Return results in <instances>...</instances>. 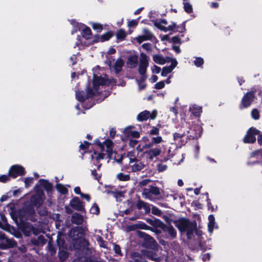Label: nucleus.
Returning a JSON list of instances; mask_svg holds the SVG:
<instances>
[{
    "label": "nucleus",
    "instance_id": "1",
    "mask_svg": "<svg viewBox=\"0 0 262 262\" xmlns=\"http://www.w3.org/2000/svg\"><path fill=\"white\" fill-rule=\"evenodd\" d=\"M175 226L181 232H187V236L188 238H191L195 229V223H191L189 220L182 218L174 222Z\"/></svg>",
    "mask_w": 262,
    "mask_h": 262
},
{
    "label": "nucleus",
    "instance_id": "2",
    "mask_svg": "<svg viewBox=\"0 0 262 262\" xmlns=\"http://www.w3.org/2000/svg\"><path fill=\"white\" fill-rule=\"evenodd\" d=\"M154 26L158 29L164 32L168 31H172L174 32L183 33L186 31V23L187 20L183 21L180 26L177 25L175 22H172L171 25H169L168 27H165L160 25V23H157V19L152 20Z\"/></svg>",
    "mask_w": 262,
    "mask_h": 262
},
{
    "label": "nucleus",
    "instance_id": "3",
    "mask_svg": "<svg viewBox=\"0 0 262 262\" xmlns=\"http://www.w3.org/2000/svg\"><path fill=\"white\" fill-rule=\"evenodd\" d=\"M98 148L100 150L101 152L98 153L97 151H94L91 155V158L92 159H96L97 161L100 159H103L105 156V154L102 152L105 151L104 147L106 148V152L108 154V156H111L113 149V143L110 140H106L103 144L99 143L98 144Z\"/></svg>",
    "mask_w": 262,
    "mask_h": 262
},
{
    "label": "nucleus",
    "instance_id": "4",
    "mask_svg": "<svg viewBox=\"0 0 262 262\" xmlns=\"http://www.w3.org/2000/svg\"><path fill=\"white\" fill-rule=\"evenodd\" d=\"M194 133L189 132V130H187L186 132L183 131L182 130H180L179 133H176L173 134V139L174 140H178L179 139L183 137L186 136L187 134H189L188 136L189 139H195L201 137L202 134V129L200 126H197L195 127L194 128Z\"/></svg>",
    "mask_w": 262,
    "mask_h": 262
},
{
    "label": "nucleus",
    "instance_id": "5",
    "mask_svg": "<svg viewBox=\"0 0 262 262\" xmlns=\"http://www.w3.org/2000/svg\"><path fill=\"white\" fill-rule=\"evenodd\" d=\"M256 90L252 88L250 91L247 92L243 97L239 107L241 110L249 107L254 101Z\"/></svg>",
    "mask_w": 262,
    "mask_h": 262
},
{
    "label": "nucleus",
    "instance_id": "6",
    "mask_svg": "<svg viewBox=\"0 0 262 262\" xmlns=\"http://www.w3.org/2000/svg\"><path fill=\"white\" fill-rule=\"evenodd\" d=\"M149 57L144 53H141L138 71L140 75L145 74L148 67Z\"/></svg>",
    "mask_w": 262,
    "mask_h": 262
},
{
    "label": "nucleus",
    "instance_id": "7",
    "mask_svg": "<svg viewBox=\"0 0 262 262\" xmlns=\"http://www.w3.org/2000/svg\"><path fill=\"white\" fill-rule=\"evenodd\" d=\"M45 199V195L43 192L38 191L37 193L32 196L31 198V202L33 205L36 207H39L43 203Z\"/></svg>",
    "mask_w": 262,
    "mask_h": 262
},
{
    "label": "nucleus",
    "instance_id": "8",
    "mask_svg": "<svg viewBox=\"0 0 262 262\" xmlns=\"http://www.w3.org/2000/svg\"><path fill=\"white\" fill-rule=\"evenodd\" d=\"M259 131L251 127L247 132L246 135L244 138V142L247 143H253L256 141L255 135H258Z\"/></svg>",
    "mask_w": 262,
    "mask_h": 262
},
{
    "label": "nucleus",
    "instance_id": "9",
    "mask_svg": "<svg viewBox=\"0 0 262 262\" xmlns=\"http://www.w3.org/2000/svg\"><path fill=\"white\" fill-rule=\"evenodd\" d=\"M9 176L13 178L17 176H21L25 174L24 168L18 165H14L11 167L9 171Z\"/></svg>",
    "mask_w": 262,
    "mask_h": 262
},
{
    "label": "nucleus",
    "instance_id": "10",
    "mask_svg": "<svg viewBox=\"0 0 262 262\" xmlns=\"http://www.w3.org/2000/svg\"><path fill=\"white\" fill-rule=\"evenodd\" d=\"M159 227L161 228L163 231L167 232L172 238L177 236V231L172 226H167L160 221L159 223Z\"/></svg>",
    "mask_w": 262,
    "mask_h": 262
},
{
    "label": "nucleus",
    "instance_id": "11",
    "mask_svg": "<svg viewBox=\"0 0 262 262\" xmlns=\"http://www.w3.org/2000/svg\"><path fill=\"white\" fill-rule=\"evenodd\" d=\"M129 163L132 164L131 167L132 170L133 172L140 171L145 167V164L139 161L137 158H130Z\"/></svg>",
    "mask_w": 262,
    "mask_h": 262
},
{
    "label": "nucleus",
    "instance_id": "12",
    "mask_svg": "<svg viewBox=\"0 0 262 262\" xmlns=\"http://www.w3.org/2000/svg\"><path fill=\"white\" fill-rule=\"evenodd\" d=\"M133 126H128L123 130V134L126 137L138 138L140 137V133L137 130H133Z\"/></svg>",
    "mask_w": 262,
    "mask_h": 262
},
{
    "label": "nucleus",
    "instance_id": "13",
    "mask_svg": "<svg viewBox=\"0 0 262 262\" xmlns=\"http://www.w3.org/2000/svg\"><path fill=\"white\" fill-rule=\"evenodd\" d=\"M161 153V149L160 147L151 148L145 152V154L146 155L147 158L150 161H151L155 157L159 156Z\"/></svg>",
    "mask_w": 262,
    "mask_h": 262
},
{
    "label": "nucleus",
    "instance_id": "14",
    "mask_svg": "<svg viewBox=\"0 0 262 262\" xmlns=\"http://www.w3.org/2000/svg\"><path fill=\"white\" fill-rule=\"evenodd\" d=\"M138 57L137 55L129 56L126 62V64L128 68L133 69L137 67L138 64Z\"/></svg>",
    "mask_w": 262,
    "mask_h": 262
},
{
    "label": "nucleus",
    "instance_id": "15",
    "mask_svg": "<svg viewBox=\"0 0 262 262\" xmlns=\"http://www.w3.org/2000/svg\"><path fill=\"white\" fill-rule=\"evenodd\" d=\"M178 64L177 61L173 62L169 66H166L163 68L161 72V76L163 77L166 76L168 74L171 73L172 71L177 67Z\"/></svg>",
    "mask_w": 262,
    "mask_h": 262
},
{
    "label": "nucleus",
    "instance_id": "16",
    "mask_svg": "<svg viewBox=\"0 0 262 262\" xmlns=\"http://www.w3.org/2000/svg\"><path fill=\"white\" fill-rule=\"evenodd\" d=\"M70 205L72 208L76 210L81 211L83 209L82 203L77 197L74 198L71 201Z\"/></svg>",
    "mask_w": 262,
    "mask_h": 262
},
{
    "label": "nucleus",
    "instance_id": "17",
    "mask_svg": "<svg viewBox=\"0 0 262 262\" xmlns=\"http://www.w3.org/2000/svg\"><path fill=\"white\" fill-rule=\"evenodd\" d=\"M124 61L121 58H119L117 59L114 66L115 73L116 74H119L122 71V67L124 66Z\"/></svg>",
    "mask_w": 262,
    "mask_h": 262
},
{
    "label": "nucleus",
    "instance_id": "18",
    "mask_svg": "<svg viewBox=\"0 0 262 262\" xmlns=\"http://www.w3.org/2000/svg\"><path fill=\"white\" fill-rule=\"evenodd\" d=\"M189 111L192 115H200L202 113V107L196 104H191L189 106Z\"/></svg>",
    "mask_w": 262,
    "mask_h": 262
},
{
    "label": "nucleus",
    "instance_id": "19",
    "mask_svg": "<svg viewBox=\"0 0 262 262\" xmlns=\"http://www.w3.org/2000/svg\"><path fill=\"white\" fill-rule=\"evenodd\" d=\"M71 220L73 223L76 225H80L84 221L83 216L77 213L73 214Z\"/></svg>",
    "mask_w": 262,
    "mask_h": 262
},
{
    "label": "nucleus",
    "instance_id": "20",
    "mask_svg": "<svg viewBox=\"0 0 262 262\" xmlns=\"http://www.w3.org/2000/svg\"><path fill=\"white\" fill-rule=\"evenodd\" d=\"M137 207L138 209H143L145 213H149L150 210L149 204L142 201H139L138 202Z\"/></svg>",
    "mask_w": 262,
    "mask_h": 262
},
{
    "label": "nucleus",
    "instance_id": "21",
    "mask_svg": "<svg viewBox=\"0 0 262 262\" xmlns=\"http://www.w3.org/2000/svg\"><path fill=\"white\" fill-rule=\"evenodd\" d=\"M82 37L86 39H90L92 36V33L90 27L85 26L84 28L81 31Z\"/></svg>",
    "mask_w": 262,
    "mask_h": 262
},
{
    "label": "nucleus",
    "instance_id": "22",
    "mask_svg": "<svg viewBox=\"0 0 262 262\" xmlns=\"http://www.w3.org/2000/svg\"><path fill=\"white\" fill-rule=\"evenodd\" d=\"M76 98L80 102H83L86 99V97L84 91L77 90L76 91Z\"/></svg>",
    "mask_w": 262,
    "mask_h": 262
},
{
    "label": "nucleus",
    "instance_id": "23",
    "mask_svg": "<svg viewBox=\"0 0 262 262\" xmlns=\"http://www.w3.org/2000/svg\"><path fill=\"white\" fill-rule=\"evenodd\" d=\"M151 142L148 145H146L147 147L153 146L155 144H159L163 141L162 138L161 136L153 137L151 138Z\"/></svg>",
    "mask_w": 262,
    "mask_h": 262
},
{
    "label": "nucleus",
    "instance_id": "24",
    "mask_svg": "<svg viewBox=\"0 0 262 262\" xmlns=\"http://www.w3.org/2000/svg\"><path fill=\"white\" fill-rule=\"evenodd\" d=\"M127 36L125 31L123 29H120L116 32V37L117 39L123 40Z\"/></svg>",
    "mask_w": 262,
    "mask_h": 262
},
{
    "label": "nucleus",
    "instance_id": "25",
    "mask_svg": "<svg viewBox=\"0 0 262 262\" xmlns=\"http://www.w3.org/2000/svg\"><path fill=\"white\" fill-rule=\"evenodd\" d=\"M209 223L208 224V231L212 233L214 227L215 219L213 215H210L208 217Z\"/></svg>",
    "mask_w": 262,
    "mask_h": 262
},
{
    "label": "nucleus",
    "instance_id": "26",
    "mask_svg": "<svg viewBox=\"0 0 262 262\" xmlns=\"http://www.w3.org/2000/svg\"><path fill=\"white\" fill-rule=\"evenodd\" d=\"M154 61L159 64L163 65L165 64L164 58L162 56L158 54H155L153 55Z\"/></svg>",
    "mask_w": 262,
    "mask_h": 262
},
{
    "label": "nucleus",
    "instance_id": "27",
    "mask_svg": "<svg viewBox=\"0 0 262 262\" xmlns=\"http://www.w3.org/2000/svg\"><path fill=\"white\" fill-rule=\"evenodd\" d=\"M145 255L151 260H153L156 261H159L160 260V258L151 251H147L145 253Z\"/></svg>",
    "mask_w": 262,
    "mask_h": 262
},
{
    "label": "nucleus",
    "instance_id": "28",
    "mask_svg": "<svg viewBox=\"0 0 262 262\" xmlns=\"http://www.w3.org/2000/svg\"><path fill=\"white\" fill-rule=\"evenodd\" d=\"M114 35L112 31H108L101 35V42H104L110 40Z\"/></svg>",
    "mask_w": 262,
    "mask_h": 262
},
{
    "label": "nucleus",
    "instance_id": "29",
    "mask_svg": "<svg viewBox=\"0 0 262 262\" xmlns=\"http://www.w3.org/2000/svg\"><path fill=\"white\" fill-rule=\"evenodd\" d=\"M91 26L98 33H100L103 29V25L100 23H91Z\"/></svg>",
    "mask_w": 262,
    "mask_h": 262
},
{
    "label": "nucleus",
    "instance_id": "30",
    "mask_svg": "<svg viewBox=\"0 0 262 262\" xmlns=\"http://www.w3.org/2000/svg\"><path fill=\"white\" fill-rule=\"evenodd\" d=\"M117 178L121 181H127L130 179V176L129 174L120 172L117 174Z\"/></svg>",
    "mask_w": 262,
    "mask_h": 262
},
{
    "label": "nucleus",
    "instance_id": "31",
    "mask_svg": "<svg viewBox=\"0 0 262 262\" xmlns=\"http://www.w3.org/2000/svg\"><path fill=\"white\" fill-rule=\"evenodd\" d=\"M184 5V9L185 11L190 14L193 12V8L192 5L190 4V3L188 2H183Z\"/></svg>",
    "mask_w": 262,
    "mask_h": 262
},
{
    "label": "nucleus",
    "instance_id": "32",
    "mask_svg": "<svg viewBox=\"0 0 262 262\" xmlns=\"http://www.w3.org/2000/svg\"><path fill=\"white\" fill-rule=\"evenodd\" d=\"M56 188L62 194H66L68 192V190L66 186L61 184H57L56 185Z\"/></svg>",
    "mask_w": 262,
    "mask_h": 262
},
{
    "label": "nucleus",
    "instance_id": "33",
    "mask_svg": "<svg viewBox=\"0 0 262 262\" xmlns=\"http://www.w3.org/2000/svg\"><path fill=\"white\" fill-rule=\"evenodd\" d=\"M149 190L151 194H154L155 195H158L160 194V191L159 188L156 186H150L148 187Z\"/></svg>",
    "mask_w": 262,
    "mask_h": 262
},
{
    "label": "nucleus",
    "instance_id": "34",
    "mask_svg": "<svg viewBox=\"0 0 262 262\" xmlns=\"http://www.w3.org/2000/svg\"><path fill=\"white\" fill-rule=\"evenodd\" d=\"M124 192H125L123 191H111L108 192V193L112 194L117 199L122 197Z\"/></svg>",
    "mask_w": 262,
    "mask_h": 262
},
{
    "label": "nucleus",
    "instance_id": "35",
    "mask_svg": "<svg viewBox=\"0 0 262 262\" xmlns=\"http://www.w3.org/2000/svg\"><path fill=\"white\" fill-rule=\"evenodd\" d=\"M142 194L144 198L151 200L152 195L148 188L144 189Z\"/></svg>",
    "mask_w": 262,
    "mask_h": 262
},
{
    "label": "nucleus",
    "instance_id": "36",
    "mask_svg": "<svg viewBox=\"0 0 262 262\" xmlns=\"http://www.w3.org/2000/svg\"><path fill=\"white\" fill-rule=\"evenodd\" d=\"M141 18V16L139 17L137 19H132V20L128 21V26L130 28H134L136 27L139 23V19Z\"/></svg>",
    "mask_w": 262,
    "mask_h": 262
},
{
    "label": "nucleus",
    "instance_id": "37",
    "mask_svg": "<svg viewBox=\"0 0 262 262\" xmlns=\"http://www.w3.org/2000/svg\"><path fill=\"white\" fill-rule=\"evenodd\" d=\"M90 212L92 214H98L99 213V208L98 205L94 204L90 209Z\"/></svg>",
    "mask_w": 262,
    "mask_h": 262
},
{
    "label": "nucleus",
    "instance_id": "38",
    "mask_svg": "<svg viewBox=\"0 0 262 262\" xmlns=\"http://www.w3.org/2000/svg\"><path fill=\"white\" fill-rule=\"evenodd\" d=\"M95 96V92L91 88H88L85 96L86 99L92 98Z\"/></svg>",
    "mask_w": 262,
    "mask_h": 262
},
{
    "label": "nucleus",
    "instance_id": "39",
    "mask_svg": "<svg viewBox=\"0 0 262 262\" xmlns=\"http://www.w3.org/2000/svg\"><path fill=\"white\" fill-rule=\"evenodd\" d=\"M194 63L197 67H200L202 66L204 63V60L201 57H196L194 60Z\"/></svg>",
    "mask_w": 262,
    "mask_h": 262
},
{
    "label": "nucleus",
    "instance_id": "40",
    "mask_svg": "<svg viewBox=\"0 0 262 262\" xmlns=\"http://www.w3.org/2000/svg\"><path fill=\"white\" fill-rule=\"evenodd\" d=\"M143 35L146 37V38H150V40L152 39V34L151 32L146 28H144L143 30Z\"/></svg>",
    "mask_w": 262,
    "mask_h": 262
},
{
    "label": "nucleus",
    "instance_id": "41",
    "mask_svg": "<svg viewBox=\"0 0 262 262\" xmlns=\"http://www.w3.org/2000/svg\"><path fill=\"white\" fill-rule=\"evenodd\" d=\"M151 212L152 214L158 216H160L162 214V211L155 206H152Z\"/></svg>",
    "mask_w": 262,
    "mask_h": 262
},
{
    "label": "nucleus",
    "instance_id": "42",
    "mask_svg": "<svg viewBox=\"0 0 262 262\" xmlns=\"http://www.w3.org/2000/svg\"><path fill=\"white\" fill-rule=\"evenodd\" d=\"M165 82L164 81H161L155 84V89L157 90H160L164 88L165 86Z\"/></svg>",
    "mask_w": 262,
    "mask_h": 262
},
{
    "label": "nucleus",
    "instance_id": "43",
    "mask_svg": "<svg viewBox=\"0 0 262 262\" xmlns=\"http://www.w3.org/2000/svg\"><path fill=\"white\" fill-rule=\"evenodd\" d=\"M142 47L147 52H151L152 51L151 45L150 43H144L142 44Z\"/></svg>",
    "mask_w": 262,
    "mask_h": 262
},
{
    "label": "nucleus",
    "instance_id": "44",
    "mask_svg": "<svg viewBox=\"0 0 262 262\" xmlns=\"http://www.w3.org/2000/svg\"><path fill=\"white\" fill-rule=\"evenodd\" d=\"M149 133L150 135H158L159 134V129L156 127H152Z\"/></svg>",
    "mask_w": 262,
    "mask_h": 262
},
{
    "label": "nucleus",
    "instance_id": "45",
    "mask_svg": "<svg viewBox=\"0 0 262 262\" xmlns=\"http://www.w3.org/2000/svg\"><path fill=\"white\" fill-rule=\"evenodd\" d=\"M41 185L47 190H49L51 189L52 186L50 183L46 181H41Z\"/></svg>",
    "mask_w": 262,
    "mask_h": 262
},
{
    "label": "nucleus",
    "instance_id": "46",
    "mask_svg": "<svg viewBox=\"0 0 262 262\" xmlns=\"http://www.w3.org/2000/svg\"><path fill=\"white\" fill-rule=\"evenodd\" d=\"M113 248L116 254L120 256L122 255L121 251V248L119 245L117 244H114Z\"/></svg>",
    "mask_w": 262,
    "mask_h": 262
},
{
    "label": "nucleus",
    "instance_id": "47",
    "mask_svg": "<svg viewBox=\"0 0 262 262\" xmlns=\"http://www.w3.org/2000/svg\"><path fill=\"white\" fill-rule=\"evenodd\" d=\"M10 176L9 175H2L0 176V182L5 183L10 180Z\"/></svg>",
    "mask_w": 262,
    "mask_h": 262
},
{
    "label": "nucleus",
    "instance_id": "48",
    "mask_svg": "<svg viewBox=\"0 0 262 262\" xmlns=\"http://www.w3.org/2000/svg\"><path fill=\"white\" fill-rule=\"evenodd\" d=\"M171 41L174 43L181 44L182 41L179 36H173L171 38Z\"/></svg>",
    "mask_w": 262,
    "mask_h": 262
},
{
    "label": "nucleus",
    "instance_id": "49",
    "mask_svg": "<svg viewBox=\"0 0 262 262\" xmlns=\"http://www.w3.org/2000/svg\"><path fill=\"white\" fill-rule=\"evenodd\" d=\"M96 240L97 241L99 246L101 247H105V245L104 241H103L102 238L99 236L97 235L96 237Z\"/></svg>",
    "mask_w": 262,
    "mask_h": 262
},
{
    "label": "nucleus",
    "instance_id": "50",
    "mask_svg": "<svg viewBox=\"0 0 262 262\" xmlns=\"http://www.w3.org/2000/svg\"><path fill=\"white\" fill-rule=\"evenodd\" d=\"M90 144L87 142V141H84L83 143H81V144L80 145V149H82V150H84V149H87L89 146H90Z\"/></svg>",
    "mask_w": 262,
    "mask_h": 262
},
{
    "label": "nucleus",
    "instance_id": "51",
    "mask_svg": "<svg viewBox=\"0 0 262 262\" xmlns=\"http://www.w3.org/2000/svg\"><path fill=\"white\" fill-rule=\"evenodd\" d=\"M150 40V38H146V37H145V36L144 35L139 36L138 37H137V40L138 42L139 43H141V42L145 40Z\"/></svg>",
    "mask_w": 262,
    "mask_h": 262
},
{
    "label": "nucleus",
    "instance_id": "52",
    "mask_svg": "<svg viewBox=\"0 0 262 262\" xmlns=\"http://www.w3.org/2000/svg\"><path fill=\"white\" fill-rule=\"evenodd\" d=\"M33 182V178H27L25 179V183L26 187H28Z\"/></svg>",
    "mask_w": 262,
    "mask_h": 262
},
{
    "label": "nucleus",
    "instance_id": "53",
    "mask_svg": "<svg viewBox=\"0 0 262 262\" xmlns=\"http://www.w3.org/2000/svg\"><path fill=\"white\" fill-rule=\"evenodd\" d=\"M98 42H101V35L100 36L98 34L95 35L93 40V43Z\"/></svg>",
    "mask_w": 262,
    "mask_h": 262
},
{
    "label": "nucleus",
    "instance_id": "54",
    "mask_svg": "<svg viewBox=\"0 0 262 262\" xmlns=\"http://www.w3.org/2000/svg\"><path fill=\"white\" fill-rule=\"evenodd\" d=\"M167 168V166L165 164H159L158 166V170L159 172L163 171L164 170H166Z\"/></svg>",
    "mask_w": 262,
    "mask_h": 262
},
{
    "label": "nucleus",
    "instance_id": "55",
    "mask_svg": "<svg viewBox=\"0 0 262 262\" xmlns=\"http://www.w3.org/2000/svg\"><path fill=\"white\" fill-rule=\"evenodd\" d=\"M164 60H165V63L166 62L167 63L171 62V63H173V62L177 61L175 58H172L169 56H166L165 57V58H164Z\"/></svg>",
    "mask_w": 262,
    "mask_h": 262
},
{
    "label": "nucleus",
    "instance_id": "56",
    "mask_svg": "<svg viewBox=\"0 0 262 262\" xmlns=\"http://www.w3.org/2000/svg\"><path fill=\"white\" fill-rule=\"evenodd\" d=\"M70 60L72 62V66H74L77 63V56L75 54L72 55L70 57Z\"/></svg>",
    "mask_w": 262,
    "mask_h": 262
},
{
    "label": "nucleus",
    "instance_id": "57",
    "mask_svg": "<svg viewBox=\"0 0 262 262\" xmlns=\"http://www.w3.org/2000/svg\"><path fill=\"white\" fill-rule=\"evenodd\" d=\"M138 143V141L135 139H132L129 141V145L132 147H135Z\"/></svg>",
    "mask_w": 262,
    "mask_h": 262
},
{
    "label": "nucleus",
    "instance_id": "58",
    "mask_svg": "<svg viewBox=\"0 0 262 262\" xmlns=\"http://www.w3.org/2000/svg\"><path fill=\"white\" fill-rule=\"evenodd\" d=\"M137 120L139 121H145L148 119L147 116H137Z\"/></svg>",
    "mask_w": 262,
    "mask_h": 262
},
{
    "label": "nucleus",
    "instance_id": "59",
    "mask_svg": "<svg viewBox=\"0 0 262 262\" xmlns=\"http://www.w3.org/2000/svg\"><path fill=\"white\" fill-rule=\"evenodd\" d=\"M154 69L153 70V72H154L156 74H159L161 70L160 67H159L156 65L154 66Z\"/></svg>",
    "mask_w": 262,
    "mask_h": 262
},
{
    "label": "nucleus",
    "instance_id": "60",
    "mask_svg": "<svg viewBox=\"0 0 262 262\" xmlns=\"http://www.w3.org/2000/svg\"><path fill=\"white\" fill-rule=\"evenodd\" d=\"M116 135V130L115 129L112 128L110 130V136L112 138H114Z\"/></svg>",
    "mask_w": 262,
    "mask_h": 262
},
{
    "label": "nucleus",
    "instance_id": "61",
    "mask_svg": "<svg viewBox=\"0 0 262 262\" xmlns=\"http://www.w3.org/2000/svg\"><path fill=\"white\" fill-rule=\"evenodd\" d=\"M141 75V77L140 78V79L138 80V83H143L146 79V74H143V75Z\"/></svg>",
    "mask_w": 262,
    "mask_h": 262
},
{
    "label": "nucleus",
    "instance_id": "62",
    "mask_svg": "<svg viewBox=\"0 0 262 262\" xmlns=\"http://www.w3.org/2000/svg\"><path fill=\"white\" fill-rule=\"evenodd\" d=\"M158 79V77L157 75H153L150 78L149 81H150V82L154 83V82H156L157 81Z\"/></svg>",
    "mask_w": 262,
    "mask_h": 262
},
{
    "label": "nucleus",
    "instance_id": "63",
    "mask_svg": "<svg viewBox=\"0 0 262 262\" xmlns=\"http://www.w3.org/2000/svg\"><path fill=\"white\" fill-rule=\"evenodd\" d=\"M132 257L134 260L136 261H139V259L140 258V255L137 253H135L133 254Z\"/></svg>",
    "mask_w": 262,
    "mask_h": 262
},
{
    "label": "nucleus",
    "instance_id": "64",
    "mask_svg": "<svg viewBox=\"0 0 262 262\" xmlns=\"http://www.w3.org/2000/svg\"><path fill=\"white\" fill-rule=\"evenodd\" d=\"M172 49L177 53L179 54L181 52V50L179 47V46H172Z\"/></svg>",
    "mask_w": 262,
    "mask_h": 262
}]
</instances>
